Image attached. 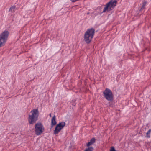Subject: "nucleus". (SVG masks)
<instances>
[{
	"instance_id": "obj_1",
	"label": "nucleus",
	"mask_w": 151,
	"mask_h": 151,
	"mask_svg": "<svg viewBox=\"0 0 151 151\" xmlns=\"http://www.w3.org/2000/svg\"><path fill=\"white\" fill-rule=\"evenodd\" d=\"M31 114L29 115L28 120L29 123L33 124L37 120L39 116V111L38 109H35L30 112Z\"/></svg>"
},
{
	"instance_id": "obj_2",
	"label": "nucleus",
	"mask_w": 151,
	"mask_h": 151,
	"mask_svg": "<svg viewBox=\"0 0 151 151\" xmlns=\"http://www.w3.org/2000/svg\"><path fill=\"white\" fill-rule=\"evenodd\" d=\"M95 33V30L93 28L88 29L84 35V40L87 44L89 43L93 38Z\"/></svg>"
},
{
	"instance_id": "obj_3",
	"label": "nucleus",
	"mask_w": 151,
	"mask_h": 151,
	"mask_svg": "<svg viewBox=\"0 0 151 151\" xmlns=\"http://www.w3.org/2000/svg\"><path fill=\"white\" fill-rule=\"evenodd\" d=\"M103 96L105 99L109 101H112L113 99V95L111 90L106 88L103 92Z\"/></svg>"
},
{
	"instance_id": "obj_4",
	"label": "nucleus",
	"mask_w": 151,
	"mask_h": 151,
	"mask_svg": "<svg viewBox=\"0 0 151 151\" xmlns=\"http://www.w3.org/2000/svg\"><path fill=\"white\" fill-rule=\"evenodd\" d=\"M44 129L42 124L40 122L37 123L35 125V131L37 135H39L42 133Z\"/></svg>"
},
{
	"instance_id": "obj_5",
	"label": "nucleus",
	"mask_w": 151,
	"mask_h": 151,
	"mask_svg": "<svg viewBox=\"0 0 151 151\" xmlns=\"http://www.w3.org/2000/svg\"><path fill=\"white\" fill-rule=\"evenodd\" d=\"M9 32L7 31H4L0 35V47L6 42L9 35Z\"/></svg>"
},
{
	"instance_id": "obj_6",
	"label": "nucleus",
	"mask_w": 151,
	"mask_h": 151,
	"mask_svg": "<svg viewBox=\"0 0 151 151\" xmlns=\"http://www.w3.org/2000/svg\"><path fill=\"white\" fill-rule=\"evenodd\" d=\"M117 2L116 0H111L106 4L103 9H108L109 8H110V9H114L116 5Z\"/></svg>"
},
{
	"instance_id": "obj_7",
	"label": "nucleus",
	"mask_w": 151,
	"mask_h": 151,
	"mask_svg": "<svg viewBox=\"0 0 151 151\" xmlns=\"http://www.w3.org/2000/svg\"><path fill=\"white\" fill-rule=\"evenodd\" d=\"M65 125V122H60L56 126L55 129L53 131V134H58L61 129L63 128Z\"/></svg>"
},
{
	"instance_id": "obj_8",
	"label": "nucleus",
	"mask_w": 151,
	"mask_h": 151,
	"mask_svg": "<svg viewBox=\"0 0 151 151\" xmlns=\"http://www.w3.org/2000/svg\"><path fill=\"white\" fill-rule=\"evenodd\" d=\"M95 142V138L94 137L92 138L90 140V142H88L87 144V146L89 147L90 145L93 144Z\"/></svg>"
},
{
	"instance_id": "obj_9",
	"label": "nucleus",
	"mask_w": 151,
	"mask_h": 151,
	"mask_svg": "<svg viewBox=\"0 0 151 151\" xmlns=\"http://www.w3.org/2000/svg\"><path fill=\"white\" fill-rule=\"evenodd\" d=\"M56 124V122L55 120V116L54 115L52 118L51 120V125L53 126Z\"/></svg>"
},
{
	"instance_id": "obj_10",
	"label": "nucleus",
	"mask_w": 151,
	"mask_h": 151,
	"mask_svg": "<svg viewBox=\"0 0 151 151\" xmlns=\"http://www.w3.org/2000/svg\"><path fill=\"white\" fill-rule=\"evenodd\" d=\"M93 148L92 147H88L86 148L84 151H93Z\"/></svg>"
},
{
	"instance_id": "obj_11",
	"label": "nucleus",
	"mask_w": 151,
	"mask_h": 151,
	"mask_svg": "<svg viewBox=\"0 0 151 151\" xmlns=\"http://www.w3.org/2000/svg\"><path fill=\"white\" fill-rule=\"evenodd\" d=\"M151 132V129H149L148 131L147 132V137L149 138L150 137V132Z\"/></svg>"
},
{
	"instance_id": "obj_12",
	"label": "nucleus",
	"mask_w": 151,
	"mask_h": 151,
	"mask_svg": "<svg viewBox=\"0 0 151 151\" xmlns=\"http://www.w3.org/2000/svg\"><path fill=\"white\" fill-rule=\"evenodd\" d=\"M146 2L145 1H144V2H143L142 7L141 8V9H144V7L146 5Z\"/></svg>"
},
{
	"instance_id": "obj_13",
	"label": "nucleus",
	"mask_w": 151,
	"mask_h": 151,
	"mask_svg": "<svg viewBox=\"0 0 151 151\" xmlns=\"http://www.w3.org/2000/svg\"><path fill=\"white\" fill-rule=\"evenodd\" d=\"M110 151H116L115 150L114 148V147H111V148L110 149Z\"/></svg>"
},
{
	"instance_id": "obj_14",
	"label": "nucleus",
	"mask_w": 151,
	"mask_h": 151,
	"mask_svg": "<svg viewBox=\"0 0 151 151\" xmlns=\"http://www.w3.org/2000/svg\"><path fill=\"white\" fill-rule=\"evenodd\" d=\"M16 8L15 6L14 5H13L10 8V9H15Z\"/></svg>"
},
{
	"instance_id": "obj_15",
	"label": "nucleus",
	"mask_w": 151,
	"mask_h": 151,
	"mask_svg": "<svg viewBox=\"0 0 151 151\" xmlns=\"http://www.w3.org/2000/svg\"><path fill=\"white\" fill-rule=\"evenodd\" d=\"M72 2H76V1H78V0H70Z\"/></svg>"
},
{
	"instance_id": "obj_16",
	"label": "nucleus",
	"mask_w": 151,
	"mask_h": 151,
	"mask_svg": "<svg viewBox=\"0 0 151 151\" xmlns=\"http://www.w3.org/2000/svg\"><path fill=\"white\" fill-rule=\"evenodd\" d=\"M109 10H103V11L102 12V13L105 12H106L107 11H108Z\"/></svg>"
},
{
	"instance_id": "obj_17",
	"label": "nucleus",
	"mask_w": 151,
	"mask_h": 151,
	"mask_svg": "<svg viewBox=\"0 0 151 151\" xmlns=\"http://www.w3.org/2000/svg\"><path fill=\"white\" fill-rule=\"evenodd\" d=\"M103 6H101V7H100V9H103ZM99 9H100V8H99Z\"/></svg>"
},
{
	"instance_id": "obj_18",
	"label": "nucleus",
	"mask_w": 151,
	"mask_h": 151,
	"mask_svg": "<svg viewBox=\"0 0 151 151\" xmlns=\"http://www.w3.org/2000/svg\"><path fill=\"white\" fill-rule=\"evenodd\" d=\"M49 116H50V117H51V114H49Z\"/></svg>"
}]
</instances>
